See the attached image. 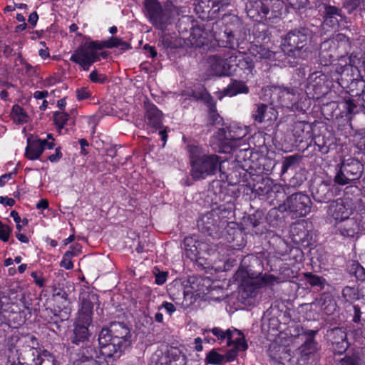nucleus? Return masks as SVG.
<instances>
[{
	"label": "nucleus",
	"instance_id": "obj_1",
	"mask_svg": "<svg viewBox=\"0 0 365 365\" xmlns=\"http://www.w3.org/2000/svg\"><path fill=\"white\" fill-rule=\"evenodd\" d=\"M190 156L191 161V175L194 179H205L208 176L215 175L217 171L222 175L225 173L222 170V158L216 155L205 153L198 146H190Z\"/></svg>",
	"mask_w": 365,
	"mask_h": 365
},
{
	"label": "nucleus",
	"instance_id": "obj_2",
	"mask_svg": "<svg viewBox=\"0 0 365 365\" xmlns=\"http://www.w3.org/2000/svg\"><path fill=\"white\" fill-rule=\"evenodd\" d=\"M312 38V32L308 28H296L286 34L282 40V47L288 56L306 59L312 53L309 47Z\"/></svg>",
	"mask_w": 365,
	"mask_h": 365
},
{
	"label": "nucleus",
	"instance_id": "obj_3",
	"mask_svg": "<svg viewBox=\"0 0 365 365\" xmlns=\"http://www.w3.org/2000/svg\"><path fill=\"white\" fill-rule=\"evenodd\" d=\"M282 0H249L246 4L247 16L255 21H274L282 15Z\"/></svg>",
	"mask_w": 365,
	"mask_h": 365
},
{
	"label": "nucleus",
	"instance_id": "obj_4",
	"mask_svg": "<svg viewBox=\"0 0 365 365\" xmlns=\"http://www.w3.org/2000/svg\"><path fill=\"white\" fill-rule=\"evenodd\" d=\"M38 340L34 335L26 334L22 336H12L8 341L10 355L17 356L19 364H27L30 359H34V355L38 354Z\"/></svg>",
	"mask_w": 365,
	"mask_h": 365
},
{
	"label": "nucleus",
	"instance_id": "obj_5",
	"mask_svg": "<svg viewBox=\"0 0 365 365\" xmlns=\"http://www.w3.org/2000/svg\"><path fill=\"white\" fill-rule=\"evenodd\" d=\"M146 16L151 24L163 32L171 24V16L168 9L163 7L157 0H145Z\"/></svg>",
	"mask_w": 365,
	"mask_h": 365
},
{
	"label": "nucleus",
	"instance_id": "obj_6",
	"mask_svg": "<svg viewBox=\"0 0 365 365\" xmlns=\"http://www.w3.org/2000/svg\"><path fill=\"white\" fill-rule=\"evenodd\" d=\"M312 201L307 195L296 192L289 196L278 209L281 212L289 211L294 217H300L309 213Z\"/></svg>",
	"mask_w": 365,
	"mask_h": 365
},
{
	"label": "nucleus",
	"instance_id": "obj_7",
	"mask_svg": "<svg viewBox=\"0 0 365 365\" xmlns=\"http://www.w3.org/2000/svg\"><path fill=\"white\" fill-rule=\"evenodd\" d=\"M102 48V42L92 41L88 46L78 48L70 60L81 66L83 70L88 71L91 64L99 60V53L96 50Z\"/></svg>",
	"mask_w": 365,
	"mask_h": 365
},
{
	"label": "nucleus",
	"instance_id": "obj_8",
	"mask_svg": "<svg viewBox=\"0 0 365 365\" xmlns=\"http://www.w3.org/2000/svg\"><path fill=\"white\" fill-rule=\"evenodd\" d=\"M278 283V279L272 274H264L257 277L244 278L240 284V289L244 297H254L257 290L264 286H272Z\"/></svg>",
	"mask_w": 365,
	"mask_h": 365
},
{
	"label": "nucleus",
	"instance_id": "obj_9",
	"mask_svg": "<svg viewBox=\"0 0 365 365\" xmlns=\"http://www.w3.org/2000/svg\"><path fill=\"white\" fill-rule=\"evenodd\" d=\"M100 354L105 358H119L127 347L112 339L106 330H101L98 336Z\"/></svg>",
	"mask_w": 365,
	"mask_h": 365
},
{
	"label": "nucleus",
	"instance_id": "obj_10",
	"mask_svg": "<svg viewBox=\"0 0 365 365\" xmlns=\"http://www.w3.org/2000/svg\"><path fill=\"white\" fill-rule=\"evenodd\" d=\"M237 58L236 55H230L224 58L215 54L210 56L207 62L212 74L218 76H228L234 71L233 62L237 61Z\"/></svg>",
	"mask_w": 365,
	"mask_h": 365
},
{
	"label": "nucleus",
	"instance_id": "obj_11",
	"mask_svg": "<svg viewBox=\"0 0 365 365\" xmlns=\"http://www.w3.org/2000/svg\"><path fill=\"white\" fill-rule=\"evenodd\" d=\"M197 225L201 232L217 237L220 232V217L214 212H207L200 217Z\"/></svg>",
	"mask_w": 365,
	"mask_h": 365
},
{
	"label": "nucleus",
	"instance_id": "obj_12",
	"mask_svg": "<svg viewBox=\"0 0 365 365\" xmlns=\"http://www.w3.org/2000/svg\"><path fill=\"white\" fill-rule=\"evenodd\" d=\"M106 330L108 335L114 341H118L125 347L131 345V334L128 327L123 323L114 322L108 328H103Z\"/></svg>",
	"mask_w": 365,
	"mask_h": 365
},
{
	"label": "nucleus",
	"instance_id": "obj_13",
	"mask_svg": "<svg viewBox=\"0 0 365 365\" xmlns=\"http://www.w3.org/2000/svg\"><path fill=\"white\" fill-rule=\"evenodd\" d=\"M92 322V318L88 315L78 317L75 323L73 329V336L71 338V342L75 344H84L89 341L90 333L88 327Z\"/></svg>",
	"mask_w": 365,
	"mask_h": 365
},
{
	"label": "nucleus",
	"instance_id": "obj_14",
	"mask_svg": "<svg viewBox=\"0 0 365 365\" xmlns=\"http://www.w3.org/2000/svg\"><path fill=\"white\" fill-rule=\"evenodd\" d=\"M184 247L187 256L190 259L204 257V254L210 255L214 252L210 245L204 242L198 241L192 237H187L184 240Z\"/></svg>",
	"mask_w": 365,
	"mask_h": 365
},
{
	"label": "nucleus",
	"instance_id": "obj_15",
	"mask_svg": "<svg viewBox=\"0 0 365 365\" xmlns=\"http://www.w3.org/2000/svg\"><path fill=\"white\" fill-rule=\"evenodd\" d=\"M231 0H195V10L197 14H215L224 11Z\"/></svg>",
	"mask_w": 365,
	"mask_h": 365
},
{
	"label": "nucleus",
	"instance_id": "obj_16",
	"mask_svg": "<svg viewBox=\"0 0 365 365\" xmlns=\"http://www.w3.org/2000/svg\"><path fill=\"white\" fill-rule=\"evenodd\" d=\"M79 300L81 303V309L78 313V317L88 315L92 318L93 305L98 302V295L92 291L84 289L80 293Z\"/></svg>",
	"mask_w": 365,
	"mask_h": 365
},
{
	"label": "nucleus",
	"instance_id": "obj_17",
	"mask_svg": "<svg viewBox=\"0 0 365 365\" xmlns=\"http://www.w3.org/2000/svg\"><path fill=\"white\" fill-rule=\"evenodd\" d=\"M324 24L332 29L338 26L339 23L345 16L341 9L331 5H324Z\"/></svg>",
	"mask_w": 365,
	"mask_h": 365
},
{
	"label": "nucleus",
	"instance_id": "obj_18",
	"mask_svg": "<svg viewBox=\"0 0 365 365\" xmlns=\"http://www.w3.org/2000/svg\"><path fill=\"white\" fill-rule=\"evenodd\" d=\"M327 212L336 221L344 220L348 218L350 215V209L347 207L343 200L337 199L336 200L331 202L328 206Z\"/></svg>",
	"mask_w": 365,
	"mask_h": 365
},
{
	"label": "nucleus",
	"instance_id": "obj_19",
	"mask_svg": "<svg viewBox=\"0 0 365 365\" xmlns=\"http://www.w3.org/2000/svg\"><path fill=\"white\" fill-rule=\"evenodd\" d=\"M145 123L148 125L154 128H160L162 125L163 113L150 103H145Z\"/></svg>",
	"mask_w": 365,
	"mask_h": 365
},
{
	"label": "nucleus",
	"instance_id": "obj_20",
	"mask_svg": "<svg viewBox=\"0 0 365 365\" xmlns=\"http://www.w3.org/2000/svg\"><path fill=\"white\" fill-rule=\"evenodd\" d=\"M341 167L344 173H346L353 181L359 180L363 173V165L359 160L354 158L343 160Z\"/></svg>",
	"mask_w": 365,
	"mask_h": 365
},
{
	"label": "nucleus",
	"instance_id": "obj_21",
	"mask_svg": "<svg viewBox=\"0 0 365 365\" xmlns=\"http://www.w3.org/2000/svg\"><path fill=\"white\" fill-rule=\"evenodd\" d=\"M275 91L283 106L288 107L297 101V89L294 87H278L275 88Z\"/></svg>",
	"mask_w": 365,
	"mask_h": 365
},
{
	"label": "nucleus",
	"instance_id": "obj_22",
	"mask_svg": "<svg viewBox=\"0 0 365 365\" xmlns=\"http://www.w3.org/2000/svg\"><path fill=\"white\" fill-rule=\"evenodd\" d=\"M335 42L333 41H324L319 48V61L321 64L327 66L332 62L335 57Z\"/></svg>",
	"mask_w": 365,
	"mask_h": 365
},
{
	"label": "nucleus",
	"instance_id": "obj_23",
	"mask_svg": "<svg viewBox=\"0 0 365 365\" xmlns=\"http://www.w3.org/2000/svg\"><path fill=\"white\" fill-rule=\"evenodd\" d=\"M46 140H30L28 139V145L26 148V156L29 160H34L38 159L44 150V143Z\"/></svg>",
	"mask_w": 365,
	"mask_h": 365
},
{
	"label": "nucleus",
	"instance_id": "obj_24",
	"mask_svg": "<svg viewBox=\"0 0 365 365\" xmlns=\"http://www.w3.org/2000/svg\"><path fill=\"white\" fill-rule=\"evenodd\" d=\"M312 196L317 202H324L331 197L329 182L321 181L312 189Z\"/></svg>",
	"mask_w": 365,
	"mask_h": 365
},
{
	"label": "nucleus",
	"instance_id": "obj_25",
	"mask_svg": "<svg viewBox=\"0 0 365 365\" xmlns=\"http://www.w3.org/2000/svg\"><path fill=\"white\" fill-rule=\"evenodd\" d=\"M53 297L56 301L61 303V311L64 314L63 317L67 319L71 309L70 307L71 301L68 298V294L64 288L54 287L53 288Z\"/></svg>",
	"mask_w": 365,
	"mask_h": 365
},
{
	"label": "nucleus",
	"instance_id": "obj_26",
	"mask_svg": "<svg viewBox=\"0 0 365 365\" xmlns=\"http://www.w3.org/2000/svg\"><path fill=\"white\" fill-rule=\"evenodd\" d=\"M337 230L342 236L353 237L359 230V225L354 218L348 217L339 221Z\"/></svg>",
	"mask_w": 365,
	"mask_h": 365
},
{
	"label": "nucleus",
	"instance_id": "obj_27",
	"mask_svg": "<svg viewBox=\"0 0 365 365\" xmlns=\"http://www.w3.org/2000/svg\"><path fill=\"white\" fill-rule=\"evenodd\" d=\"M99 358H103L100 354V350L98 351V347L89 341L82 344L77 361L98 359Z\"/></svg>",
	"mask_w": 365,
	"mask_h": 365
},
{
	"label": "nucleus",
	"instance_id": "obj_28",
	"mask_svg": "<svg viewBox=\"0 0 365 365\" xmlns=\"http://www.w3.org/2000/svg\"><path fill=\"white\" fill-rule=\"evenodd\" d=\"M317 331L308 330L304 332L307 339L304 344L299 347L301 354L303 356H309L315 353L317 350V343L314 341V336Z\"/></svg>",
	"mask_w": 365,
	"mask_h": 365
},
{
	"label": "nucleus",
	"instance_id": "obj_29",
	"mask_svg": "<svg viewBox=\"0 0 365 365\" xmlns=\"http://www.w3.org/2000/svg\"><path fill=\"white\" fill-rule=\"evenodd\" d=\"M237 61L233 62L236 67L243 71L247 77H252L255 69V63L252 57L248 56L239 55Z\"/></svg>",
	"mask_w": 365,
	"mask_h": 365
},
{
	"label": "nucleus",
	"instance_id": "obj_30",
	"mask_svg": "<svg viewBox=\"0 0 365 365\" xmlns=\"http://www.w3.org/2000/svg\"><path fill=\"white\" fill-rule=\"evenodd\" d=\"M327 76L322 71H315L308 78L309 88H312L316 93L320 94L327 82Z\"/></svg>",
	"mask_w": 365,
	"mask_h": 365
},
{
	"label": "nucleus",
	"instance_id": "obj_31",
	"mask_svg": "<svg viewBox=\"0 0 365 365\" xmlns=\"http://www.w3.org/2000/svg\"><path fill=\"white\" fill-rule=\"evenodd\" d=\"M249 88L244 81L232 79L223 91L225 96H235L237 94L249 93Z\"/></svg>",
	"mask_w": 365,
	"mask_h": 365
},
{
	"label": "nucleus",
	"instance_id": "obj_32",
	"mask_svg": "<svg viewBox=\"0 0 365 365\" xmlns=\"http://www.w3.org/2000/svg\"><path fill=\"white\" fill-rule=\"evenodd\" d=\"M363 289V287H360L359 286L357 287H345L342 290V297L346 302H349L363 299L365 297Z\"/></svg>",
	"mask_w": 365,
	"mask_h": 365
},
{
	"label": "nucleus",
	"instance_id": "obj_33",
	"mask_svg": "<svg viewBox=\"0 0 365 365\" xmlns=\"http://www.w3.org/2000/svg\"><path fill=\"white\" fill-rule=\"evenodd\" d=\"M240 137H235L231 134L230 130H227L226 128H221L214 135V140L219 143L220 146H229L230 147L231 140L240 139Z\"/></svg>",
	"mask_w": 365,
	"mask_h": 365
},
{
	"label": "nucleus",
	"instance_id": "obj_34",
	"mask_svg": "<svg viewBox=\"0 0 365 365\" xmlns=\"http://www.w3.org/2000/svg\"><path fill=\"white\" fill-rule=\"evenodd\" d=\"M208 331H211L217 338L218 340L223 341L226 339L227 346L232 345V341L234 337L232 330L228 329L226 331H223L219 327H214L212 329H205L203 334H205V332Z\"/></svg>",
	"mask_w": 365,
	"mask_h": 365
},
{
	"label": "nucleus",
	"instance_id": "obj_35",
	"mask_svg": "<svg viewBox=\"0 0 365 365\" xmlns=\"http://www.w3.org/2000/svg\"><path fill=\"white\" fill-rule=\"evenodd\" d=\"M102 46L108 48L117 47L122 51H126L131 48L129 43L117 37H111L108 41H103Z\"/></svg>",
	"mask_w": 365,
	"mask_h": 365
},
{
	"label": "nucleus",
	"instance_id": "obj_36",
	"mask_svg": "<svg viewBox=\"0 0 365 365\" xmlns=\"http://www.w3.org/2000/svg\"><path fill=\"white\" fill-rule=\"evenodd\" d=\"M232 334H234V337L232 341V345L235 346V349L243 351L247 349L248 346L243 334L236 329L232 330Z\"/></svg>",
	"mask_w": 365,
	"mask_h": 365
},
{
	"label": "nucleus",
	"instance_id": "obj_37",
	"mask_svg": "<svg viewBox=\"0 0 365 365\" xmlns=\"http://www.w3.org/2000/svg\"><path fill=\"white\" fill-rule=\"evenodd\" d=\"M69 119V115L63 111H55L53 113V120L59 132L63 128Z\"/></svg>",
	"mask_w": 365,
	"mask_h": 365
},
{
	"label": "nucleus",
	"instance_id": "obj_38",
	"mask_svg": "<svg viewBox=\"0 0 365 365\" xmlns=\"http://www.w3.org/2000/svg\"><path fill=\"white\" fill-rule=\"evenodd\" d=\"M252 52L259 58L271 59L274 57V53L264 46H255Z\"/></svg>",
	"mask_w": 365,
	"mask_h": 365
},
{
	"label": "nucleus",
	"instance_id": "obj_39",
	"mask_svg": "<svg viewBox=\"0 0 365 365\" xmlns=\"http://www.w3.org/2000/svg\"><path fill=\"white\" fill-rule=\"evenodd\" d=\"M328 336L331 344L337 341H346V333L342 328L336 327L331 329Z\"/></svg>",
	"mask_w": 365,
	"mask_h": 365
},
{
	"label": "nucleus",
	"instance_id": "obj_40",
	"mask_svg": "<svg viewBox=\"0 0 365 365\" xmlns=\"http://www.w3.org/2000/svg\"><path fill=\"white\" fill-rule=\"evenodd\" d=\"M11 114L13 115L14 120L17 121L19 123L22 124L28 121V115L24 112L23 108L19 105H15L13 106Z\"/></svg>",
	"mask_w": 365,
	"mask_h": 365
},
{
	"label": "nucleus",
	"instance_id": "obj_41",
	"mask_svg": "<svg viewBox=\"0 0 365 365\" xmlns=\"http://www.w3.org/2000/svg\"><path fill=\"white\" fill-rule=\"evenodd\" d=\"M301 157L299 155H293L285 157L282 161V172L286 173L292 165L299 163Z\"/></svg>",
	"mask_w": 365,
	"mask_h": 365
},
{
	"label": "nucleus",
	"instance_id": "obj_42",
	"mask_svg": "<svg viewBox=\"0 0 365 365\" xmlns=\"http://www.w3.org/2000/svg\"><path fill=\"white\" fill-rule=\"evenodd\" d=\"M267 106L265 104L259 103L256 105V109L252 113V118L255 121L262 123L264 120V113Z\"/></svg>",
	"mask_w": 365,
	"mask_h": 365
},
{
	"label": "nucleus",
	"instance_id": "obj_43",
	"mask_svg": "<svg viewBox=\"0 0 365 365\" xmlns=\"http://www.w3.org/2000/svg\"><path fill=\"white\" fill-rule=\"evenodd\" d=\"M352 181L353 180H351V178L349 177L346 173H344L343 168L340 166L339 170L334 177V182L340 185H344Z\"/></svg>",
	"mask_w": 365,
	"mask_h": 365
},
{
	"label": "nucleus",
	"instance_id": "obj_44",
	"mask_svg": "<svg viewBox=\"0 0 365 365\" xmlns=\"http://www.w3.org/2000/svg\"><path fill=\"white\" fill-rule=\"evenodd\" d=\"M224 359V355L220 354L215 350L210 351L206 356V361L209 364H220L223 361Z\"/></svg>",
	"mask_w": 365,
	"mask_h": 365
},
{
	"label": "nucleus",
	"instance_id": "obj_45",
	"mask_svg": "<svg viewBox=\"0 0 365 365\" xmlns=\"http://www.w3.org/2000/svg\"><path fill=\"white\" fill-rule=\"evenodd\" d=\"M305 278L311 286L323 287L325 282V279L323 277L312 274V273H306Z\"/></svg>",
	"mask_w": 365,
	"mask_h": 365
},
{
	"label": "nucleus",
	"instance_id": "obj_46",
	"mask_svg": "<svg viewBox=\"0 0 365 365\" xmlns=\"http://www.w3.org/2000/svg\"><path fill=\"white\" fill-rule=\"evenodd\" d=\"M76 365H108V363L106 359L99 358L98 359L76 361Z\"/></svg>",
	"mask_w": 365,
	"mask_h": 365
},
{
	"label": "nucleus",
	"instance_id": "obj_47",
	"mask_svg": "<svg viewBox=\"0 0 365 365\" xmlns=\"http://www.w3.org/2000/svg\"><path fill=\"white\" fill-rule=\"evenodd\" d=\"M354 269V274L356 279L361 281L365 280V269L359 263H354L352 265L351 270Z\"/></svg>",
	"mask_w": 365,
	"mask_h": 365
},
{
	"label": "nucleus",
	"instance_id": "obj_48",
	"mask_svg": "<svg viewBox=\"0 0 365 365\" xmlns=\"http://www.w3.org/2000/svg\"><path fill=\"white\" fill-rule=\"evenodd\" d=\"M360 2L361 0H344L343 6L351 14L359 6Z\"/></svg>",
	"mask_w": 365,
	"mask_h": 365
},
{
	"label": "nucleus",
	"instance_id": "obj_49",
	"mask_svg": "<svg viewBox=\"0 0 365 365\" xmlns=\"http://www.w3.org/2000/svg\"><path fill=\"white\" fill-rule=\"evenodd\" d=\"M11 232V228L8 225L0 222V240L4 242H7L9 239Z\"/></svg>",
	"mask_w": 365,
	"mask_h": 365
},
{
	"label": "nucleus",
	"instance_id": "obj_50",
	"mask_svg": "<svg viewBox=\"0 0 365 365\" xmlns=\"http://www.w3.org/2000/svg\"><path fill=\"white\" fill-rule=\"evenodd\" d=\"M90 80L93 83H104L107 81L105 75L98 73L96 70L93 71L89 75Z\"/></svg>",
	"mask_w": 365,
	"mask_h": 365
},
{
	"label": "nucleus",
	"instance_id": "obj_51",
	"mask_svg": "<svg viewBox=\"0 0 365 365\" xmlns=\"http://www.w3.org/2000/svg\"><path fill=\"white\" fill-rule=\"evenodd\" d=\"M332 345L335 353L341 354L346 350L348 347V342L347 341H337L332 343Z\"/></svg>",
	"mask_w": 365,
	"mask_h": 365
},
{
	"label": "nucleus",
	"instance_id": "obj_52",
	"mask_svg": "<svg viewBox=\"0 0 365 365\" xmlns=\"http://www.w3.org/2000/svg\"><path fill=\"white\" fill-rule=\"evenodd\" d=\"M341 365H357L358 357L356 355L347 356L340 360Z\"/></svg>",
	"mask_w": 365,
	"mask_h": 365
},
{
	"label": "nucleus",
	"instance_id": "obj_53",
	"mask_svg": "<svg viewBox=\"0 0 365 365\" xmlns=\"http://www.w3.org/2000/svg\"><path fill=\"white\" fill-rule=\"evenodd\" d=\"M76 93L78 101L87 99L91 95V91L87 88H81L77 89Z\"/></svg>",
	"mask_w": 365,
	"mask_h": 365
},
{
	"label": "nucleus",
	"instance_id": "obj_54",
	"mask_svg": "<svg viewBox=\"0 0 365 365\" xmlns=\"http://www.w3.org/2000/svg\"><path fill=\"white\" fill-rule=\"evenodd\" d=\"M290 6L294 9H300L306 6L307 0H287Z\"/></svg>",
	"mask_w": 365,
	"mask_h": 365
},
{
	"label": "nucleus",
	"instance_id": "obj_55",
	"mask_svg": "<svg viewBox=\"0 0 365 365\" xmlns=\"http://www.w3.org/2000/svg\"><path fill=\"white\" fill-rule=\"evenodd\" d=\"M156 284L161 285L166 282L168 274L165 272H158L155 274Z\"/></svg>",
	"mask_w": 365,
	"mask_h": 365
},
{
	"label": "nucleus",
	"instance_id": "obj_56",
	"mask_svg": "<svg viewBox=\"0 0 365 365\" xmlns=\"http://www.w3.org/2000/svg\"><path fill=\"white\" fill-rule=\"evenodd\" d=\"M31 277H33L35 283L39 286L40 287H43L44 286L45 279L43 277L40 276L38 273L36 272H33L31 274Z\"/></svg>",
	"mask_w": 365,
	"mask_h": 365
},
{
	"label": "nucleus",
	"instance_id": "obj_57",
	"mask_svg": "<svg viewBox=\"0 0 365 365\" xmlns=\"http://www.w3.org/2000/svg\"><path fill=\"white\" fill-rule=\"evenodd\" d=\"M61 267H64L66 269H71L73 267V262L71 259L63 256V259L60 263Z\"/></svg>",
	"mask_w": 365,
	"mask_h": 365
},
{
	"label": "nucleus",
	"instance_id": "obj_58",
	"mask_svg": "<svg viewBox=\"0 0 365 365\" xmlns=\"http://www.w3.org/2000/svg\"><path fill=\"white\" fill-rule=\"evenodd\" d=\"M237 351H238V350L235 348L229 350L226 353V354L224 356L225 359H226L227 361H233L237 355Z\"/></svg>",
	"mask_w": 365,
	"mask_h": 365
},
{
	"label": "nucleus",
	"instance_id": "obj_59",
	"mask_svg": "<svg viewBox=\"0 0 365 365\" xmlns=\"http://www.w3.org/2000/svg\"><path fill=\"white\" fill-rule=\"evenodd\" d=\"M62 157V153L60 150V148H57L56 149V153L55 154H53V155H51L49 157H48V160L51 161V162H56L58 161L60 158H61Z\"/></svg>",
	"mask_w": 365,
	"mask_h": 365
},
{
	"label": "nucleus",
	"instance_id": "obj_60",
	"mask_svg": "<svg viewBox=\"0 0 365 365\" xmlns=\"http://www.w3.org/2000/svg\"><path fill=\"white\" fill-rule=\"evenodd\" d=\"M161 307H163L170 314L176 310L175 306L172 303L167 302H163L161 305Z\"/></svg>",
	"mask_w": 365,
	"mask_h": 365
},
{
	"label": "nucleus",
	"instance_id": "obj_61",
	"mask_svg": "<svg viewBox=\"0 0 365 365\" xmlns=\"http://www.w3.org/2000/svg\"><path fill=\"white\" fill-rule=\"evenodd\" d=\"M38 16L36 11L32 12L29 16L28 21L33 26H35L37 24Z\"/></svg>",
	"mask_w": 365,
	"mask_h": 365
},
{
	"label": "nucleus",
	"instance_id": "obj_62",
	"mask_svg": "<svg viewBox=\"0 0 365 365\" xmlns=\"http://www.w3.org/2000/svg\"><path fill=\"white\" fill-rule=\"evenodd\" d=\"M328 302H329V305L323 309L327 314H330L331 312L335 309L336 304L329 297H328Z\"/></svg>",
	"mask_w": 365,
	"mask_h": 365
},
{
	"label": "nucleus",
	"instance_id": "obj_63",
	"mask_svg": "<svg viewBox=\"0 0 365 365\" xmlns=\"http://www.w3.org/2000/svg\"><path fill=\"white\" fill-rule=\"evenodd\" d=\"M0 203L6 204L8 206H13L15 204V200L13 198H8L6 197H0Z\"/></svg>",
	"mask_w": 365,
	"mask_h": 365
},
{
	"label": "nucleus",
	"instance_id": "obj_64",
	"mask_svg": "<svg viewBox=\"0 0 365 365\" xmlns=\"http://www.w3.org/2000/svg\"><path fill=\"white\" fill-rule=\"evenodd\" d=\"M30 361H32L34 363V365H41L43 359H42L41 351L38 349V354L34 355V359H30Z\"/></svg>",
	"mask_w": 365,
	"mask_h": 365
}]
</instances>
